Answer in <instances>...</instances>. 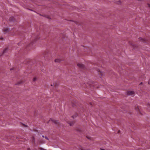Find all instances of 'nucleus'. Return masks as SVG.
I'll list each match as a JSON object with an SVG mask.
<instances>
[{
    "instance_id": "ddd939ff",
    "label": "nucleus",
    "mask_w": 150,
    "mask_h": 150,
    "mask_svg": "<svg viewBox=\"0 0 150 150\" xmlns=\"http://www.w3.org/2000/svg\"><path fill=\"white\" fill-rule=\"evenodd\" d=\"M42 137L43 138L45 137V136L44 135L42 136Z\"/></svg>"
},
{
    "instance_id": "f8f14e48",
    "label": "nucleus",
    "mask_w": 150,
    "mask_h": 150,
    "mask_svg": "<svg viewBox=\"0 0 150 150\" xmlns=\"http://www.w3.org/2000/svg\"><path fill=\"white\" fill-rule=\"evenodd\" d=\"M100 150H105V149H102V148H100Z\"/></svg>"
},
{
    "instance_id": "f03ea898",
    "label": "nucleus",
    "mask_w": 150,
    "mask_h": 150,
    "mask_svg": "<svg viewBox=\"0 0 150 150\" xmlns=\"http://www.w3.org/2000/svg\"><path fill=\"white\" fill-rule=\"evenodd\" d=\"M78 66L80 68H83V65L82 64H78Z\"/></svg>"
},
{
    "instance_id": "20e7f679",
    "label": "nucleus",
    "mask_w": 150,
    "mask_h": 150,
    "mask_svg": "<svg viewBox=\"0 0 150 150\" xmlns=\"http://www.w3.org/2000/svg\"><path fill=\"white\" fill-rule=\"evenodd\" d=\"M52 122H54V123H55V124H57V121L56 120H52Z\"/></svg>"
},
{
    "instance_id": "39448f33",
    "label": "nucleus",
    "mask_w": 150,
    "mask_h": 150,
    "mask_svg": "<svg viewBox=\"0 0 150 150\" xmlns=\"http://www.w3.org/2000/svg\"><path fill=\"white\" fill-rule=\"evenodd\" d=\"M9 30L8 28H6L5 29H4V31H6V32H8L9 31Z\"/></svg>"
},
{
    "instance_id": "1a4fd4ad",
    "label": "nucleus",
    "mask_w": 150,
    "mask_h": 150,
    "mask_svg": "<svg viewBox=\"0 0 150 150\" xmlns=\"http://www.w3.org/2000/svg\"><path fill=\"white\" fill-rule=\"evenodd\" d=\"M40 149L41 150H47V149H44L42 148H40Z\"/></svg>"
},
{
    "instance_id": "9d476101",
    "label": "nucleus",
    "mask_w": 150,
    "mask_h": 150,
    "mask_svg": "<svg viewBox=\"0 0 150 150\" xmlns=\"http://www.w3.org/2000/svg\"><path fill=\"white\" fill-rule=\"evenodd\" d=\"M69 124L70 126H71L73 125V123H69Z\"/></svg>"
},
{
    "instance_id": "6e6552de",
    "label": "nucleus",
    "mask_w": 150,
    "mask_h": 150,
    "mask_svg": "<svg viewBox=\"0 0 150 150\" xmlns=\"http://www.w3.org/2000/svg\"><path fill=\"white\" fill-rule=\"evenodd\" d=\"M37 80V78H33V81H36Z\"/></svg>"
},
{
    "instance_id": "dca6fc26",
    "label": "nucleus",
    "mask_w": 150,
    "mask_h": 150,
    "mask_svg": "<svg viewBox=\"0 0 150 150\" xmlns=\"http://www.w3.org/2000/svg\"><path fill=\"white\" fill-rule=\"evenodd\" d=\"M142 82H141V83H140V84H142Z\"/></svg>"
},
{
    "instance_id": "7ed1b4c3",
    "label": "nucleus",
    "mask_w": 150,
    "mask_h": 150,
    "mask_svg": "<svg viewBox=\"0 0 150 150\" xmlns=\"http://www.w3.org/2000/svg\"><path fill=\"white\" fill-rule=\"evenodd\" d=\"M8 49L7 48H5L3 52H0V56H1L2 54H3V53H5L7 50Z\"/></svg>"
},
{
    "instance_id": "f3484780",
    "label": "nucleus",
    "mask_w": 150,
    "mask_h": 150,
    "mask_svg": "<svg viewBox=\"0 0 150 150\" xmlns=\"http://www.w3.org/2000/svg\"><path fill=\"white\" fill-rule=\"evenodd\" d=\"M51 86H52L53 85H52V84H51Z\"/></svg>"
},
{
    "instance_id": "423d86ee",
    "label": "nucleus",
    "mask_w": 150,
    "mask_h": 150,
    "mask_svg": "<svg viewBox=\"0 0 150 150\" xmlns=\"http://www.w3.org/2000/svg\"><path fill=\"white\" fill-rule=\"evenodd\" d=\"M87 138L88 139L90 140L91 141H93V139H91V138L90 137H87Z\"/></svg>"
},
{
    "instance_id": "4468645a",
    "label": "nucleus",
    "mask_w": 150,
    "mask_h": 150,
    "mask_svg": "<svg viewBox=\"0 0 150 150\" xmlns=\"http://www.w3.org/2000/svg\"><path fill=\"white\" fill-rule=\"evenodd\" d=\"M33 139L34 140L35 139V138L34 137H33Z\"/></svg>"
},
{
    "instance_id": "0eeeda50",
    "label": "nucleus",
    "mask_w": 150,
    "mask_h": 150,
    "mask_svg": "<svg viewBox=\"0 0 150 150\" xmlns=\"http://www.w3.org/2000/svg\"><path fill=\"white\" fill-rule=\"evenodd\" d=\"M55 62H58L59 61V59H55Z\"/></svg>"
},
{
    "instance_id": "f257e3e1",
    "label": "nucleus",
    "mask_w": 150,
    "mask_h": 150,
    "mask_svg": "<svg viewBox=\"0 0 150 150\" xmlns=\"http://www.w3.org/2000/svg\"><path fill=\"white\" fill-rule=\"evenodd\" d=\"M134 94V92L133 91H127L126 92V95L129 96L132 95H133Z\"/></svg>"
},
{
    "instance_id": "2eb2a0df",
    "label": "nucleus",
    "mask_w": 150,
    "mask_h": 150,
    "mask_svg": "<svg viewBox=\"0 0 150 150\" xmlns=\"http://www.w3.org/2000/svg\"><path fill=\"white\" fill-rule=\"evenodd\" d=\"M22 83V82H20V83H19V84H20V83Z\"/></svg>"
},
{
    "instance_id": "9b49d317",
    "label": "nucleus",
    "mask_w": 150,
    "mask_h": 150,
    "mask_svg": "<svg viewBox=\"0 0 150 150\" xmlns=\"http://www.w3.org/2000/svg\"><path fill=\"white\" fill-rule=\"evenodd\" d=\"M45 139H46L47 140H49L48 138L47 137H46V136L45 137Z\"/></svg>"
}]
</instances>
